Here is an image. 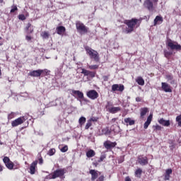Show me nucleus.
I'll list each match as a JSON object with an SVG mask.
<instances>
[{"label":"nucleus","instance_id":"nucleus-38","mask_svg":"<svg viewBox=\"0 0 181 181\" xmlns=\"http://www.w3.org/2000/svg\"><path fill=\"white\" fill-rule=\"evenodd\" d=\"M99 66L97 64L95 65H88V69H90V70H97V69H98Z\"/></svg>","mask_w":181,"mask_h":181},{"label":"nucleus","instance_id":"nucleus-14","mask_svg":"<svg viewBox=\"0 0 181 181\" xmlns=\"http://www.w3.org/2000/svg\"><path fill=\"white\" fill-rule=\"evenodd\" d=\"M137 159L138 163H139V165L141 166H146V165H148V157L146 156L144 157V156H139Z\"/></svg>","mask_w":181,"mask_h":181},{"label":"nucleus","instance_id":"nucleus-56","mask_svg":"<svg viewBox=\"0 0 181 181\" xmlns=\"http://www.w3.org/2000/svg\"><path fill=\"white\" fill-rule=\"evenodd\" d=\"M97 181H104V175L99 177Z\"/></svg>","mask_w":181,"mask_h":181},{"label":"nucleus","instance_id":"nucleus-26","mask_svg":"<svg viewBox=\"0 0 181 181\" xmlns=\"http://www.w3.org/2000/svg\"><path fill=\"white\" fill-rule=\"evenodd\" d=\"M124 122L126 124H129V125H134L135 124V120H133L132 119H131V117L125 118Z\"/></svg>","mask_w":181,"mask_h":181},{"label":"nucleus","instance_id":"nucleus-54","mask_svg":"<svg viewBox=\"0 0 181 181\" xmlns=\"http://www.w3.org/2000/svg\"><path fill=\"white\" fill-rule=\"evenodd\" d=\"M28 93H21V97H28Z\"/></svg>","mask_w":181,"mask_h":181},{"label":"nucleus","instance_id":"nucleus-5","mask_svg":"<svg viewBox=\"0 0 181 181\" xmlns=\"http://www.w3.org/2000/svg\"><path fill=\"white\" fill-rule=\"evenodd\" d=\"M28 115L20 117L11 122V126L15 127H18V125H22V124H23L26 119H28Z\"/></svg>","mask_w":181,"mask_h":181},{"label":"nucleus","instance_id":"nucleus-39","mask_svg":"<svg viewBox=\"0 0 181 181\" xmlns=\"http://www.w3.org/2000/svg\"><path fill=\"white\" fill-rule=\"evenodd\" d=\"M89 73H90V71L87 70V69H82V71H81V74L83 75H84L85 76H88L89 75Z\"/></svg>","mask_w":181,"mask_h":181},{"label":"nucleus","instance_id":"nucleus-21","mask_svg":"<svg viewBox=\"0 0 181 181\" xmlns=\"http://www.w3.org/2000/svg\"><path fill=\"white\" fill-rule=\"evenodd\" d=\"M158 124H160V125H163V127H169L170 125V121L165 120V119L161 118L158 119Z\"/></svg>","mask_w":181,"mask_h":181},{"label":"nucleus","instance_id":"nucleus-12","mask_svg":"<svg viewBox=\"0 0 181 181\" xmlns=\"http://www.w3.org/2000/svg\"><path fill=\"white\" fill-rule=\"evenodd\" d=\"M110 107V102H107V105H106L107 110L110 114H117L119 111H121V108L119 107Z\"/></svg>","mask_w":181,"mask_h":181},{"label":"nucleus","instance_id":"nucleus-58","mask_svg":"<svg viewBox=\"0 0 181 181\" xmlns=\"http://www.w3.org/2000/svg\"><path fill=\"white\" fill-rule=\"evenodd\" d=\"M76 64H78V69H80V68H81V65L83 64H81V62H78Z\"/></svg>","mask_w":181,"mask_h":181},{"label":"nucleus","instance_id":"nucleus-17","mask_svg":"<svg viewBox=\"0 0 181 181\" xmlns=\"http://www.w3.org/2000/svg\"><path fill=\"white\" fill-rule=\"evenodd\" d=\"M56 33L57 35H59V36H63L64 33H66V27L63 25H60L56 28Z\"/></svg>","mask_w":181,"mask_h":181},{"label":"nucleus","instance_id":"nucleus-46","mask_svg":"<svg viewBox=\"0 0 181 181\" xmlns=\"http://www.w3.org/2000/svg\"><path fill=\"white\" fill-rule=\"evenodd\" d=\"M18 19H19L20 21H25V20H26V17H25V15H23V14H20V15L18 16Z\"/></svg>","mask_w":181,"mask_h":181},{"label":"nucleus","instance_id":"nucleus-24","mask_svg":"<svg viewBox=\"0 0 181 181\" xmlns=\"http://www.w3.org/2000/svg\"><path fill=\"white\" fill-rule=\"evenodd\" d=\"M136 83H137L139 86H145V80H144V78H142V76H138L136 78Z\"/></svg>","mask_w":181,"mask_h":181},{"label":"nucleus","instance_id":"nucleus-7","mask_svg":"<svg viewBox=\"0 0 181 181\" xmlns=\"http://www.w3.org/2000/svg\"><path fill=\"white\" fill-rule=\"evenodd\" d=\"M76 29L79 33H87L88 32V28H87L83 23H76Z\"/></svg>","mask_w":181,"mask_h":181},{"label":"nucleus","instance_id":"nucleus-55","mask_svg":"<svg viewBox=\"0 0 181 181\" xmlns=\"http://www.w3.org/2000/svg\"><path fill=\"white\" fill-rule=\"evenodd\" d=\"M164 179H165V180H169V179H170V175L165 174Z\"/></svg>","mask_w":181,"mask_h":181},{"label":"nucleus","instance_id":"nucleus-34","mask_svg":"<svg viewBox=\"0 0 181 181\" xmlns=\"http://www.w3.org/2000/svg\"><path fill=\"white\" fill-rule=\"evenodd\" d=\"M54 153H56V149L50 148L48 151L47 155H49V156H53V155H54Z\"/></svg>","mask_w":181,"mask_h":181},{"label":"nucleus","instance_id":"nucleus-40","mask_svg":"<svg viewBox=\"0 0 181 181\" xmlns=\"http://www.w3.org/2000/svg\"><path fill=\"white\" fill-rule=\"evenodd\" d=\"M3 162H4V163L5 164V165H6V164H8V163H9L10 162H11V159H9V158L8 157H4V158H3Z\"/></svg>","mask_w":181,"mask_h":181},{"label":"nucleus","instance_id":"nucleus-48","mask_svg":"<svg viewBox=\"0 0 181 181\" xmlns=\"http://www.w3.org/2000/svg\"><path fill=\"white\" fill-rule=\"evenodd\" d=\"M25 40H27L28 43H30V42H32V37L30 35H25Z\"/></svg>","mask_w":181,"mask_h":181},{"label":"nucleus","instance_id":"nucleus-27","mask_svg":"<svg viewBox=\"0 0 181 181\" xmlns=\"http://www.w3.org/2000/svg\"><path fill=\"white\" fill-rule=\"evenodd\" d=\"M87 158H93L95 156V152L93 150H89L86 152Z\"/></svg>","mask_w":181,"mask_h":181},{"label":"nucleus","instance_id":"nucleus-35","mask_svg":"<svg viewBox=\"0 0 181 181\" xmlns=\"http://www.w3.org/2000/svg\"><path fill=\"white\" fill-rule=\"evenodd\" d=\"M55 74L56 76H58L59 77H62V68H57L56 70H55Z\"/></svg>","mask_w":181,"mask_h":181},{"label":"nucleus","instance_id":"nucleus-57","mask_svg":"<svg viewBox=\"0 0 181 181\" xmlns=\"http://www.w3.org/2000/svg\"><path fill=\"white\" fill-rule=\"evenodd\" d=\"M136 103H141V98L139 97L136 98Z\"/></svg>","mask_w":181,"mask_h":181},{"label":"nucleus","instance_id":"nucleus-63","mask_svg":"<svg viewBox=\"0 0 181 181\" xmlns=\"http://www.w3.org/2000/svg\"><path fill=\"white\" fill-rule=\"evenodd\" d=\"M170 83V84H174L175 83V80H173V79L171 80Z\"/></svg>","mask_w":181,"mask_h":181},{"label":"nucleus","instance_id":"nucleus-18","mask_svg":"<svg viewBox=\"0 0 181 181\" xmlns=\"http://www.w3.org/2000/svg\"><path fill=\"white\" fill-rule=\"evenodd\" d=\"M28 76H30V77H40L42 76L40 69L30 71Z\"/></svg>","mask_w":181,"mask_h":181},{"label":"nucleus","instance_id":"nucleus-9","mask_svg":"<svg viewBox=\"0 0 181 181\" xmlns=\"http://www.w3.org/2000/svg\"><path fill=\"white\" fill-rule=\"evenodd\" d=\"M168 47H170V49H171V50H181V45H179L177 42H173L171 41V40H170V41H168Z\"/></svg>","mask_w":181,"mask_h":181},{"label":"nucleus","instance_id":"nucleus-36","mask_svg":"<svg viewBox=\"0 0 181 181\" xmlns=\"http://www.w3.org/2000/svg\"><path fill=\"white\" fill-rule=\"evenodd\" d=\"M6 166L10 170H12V169H13V163L12 161H10L8 163L6 164Z\"/></svg>","mask_w":181,"mask_h":181},{"label":"nucleus","instance_id":"nucleus-4","mask_svg":"<svg viewBox=\"0 0 181 181\" xmlns=\"http://www.w3.org/2000/svg\"><path fill=\"white\" fill-rule=\"evenodd\" d=\"M158 1L159 0H146L144 3V6L146 9L152 12L155 9L153 5H158Z\"/></svg>","mask_w":181,"mask_h":181},{"label":"nucleus","instance_id":"nucleus-1","mask_svg":"<svg viewBox=\"0 0 181 181\" xmlns=\"http://www.w3.org/2000/svg\"><path fill=\"white\" fill-rule=\"evenodd\" d=\"M125 25H127V27H126V29L124 30L125 33H132L135 29H137V28H139L141 25V22H139V19L136 18H132L131 20H126L124 21Z\"/></svg>","mask_w":181,"mask_h":181},{"label":"nucleus","instance_id":"nucleus-32","mask_svg":"<svg viewBox=\"0 0 181 181\" xmlns=\"http://www.w3.org/2000/svg\"><path fill=\"white\" fill-rule=\"evenodd\" d=\"M41 36L42 39H49V37L50 36V35L49 34V33L45 31L41 33Z\"/></svg>","mask_w":181,"mask_h":181},{"label":"nucleus","instance_id":"nucleus-30","mask_svg":"<svg viewBox=\"0 0 181 181\" xmlns=\"http://www.w3.org/2000/svg\"><path fill=\"white\" fill-rule=\"evenodd\" d=\"M102 133L103 135H110L111 134V130L108 127H105L102 129Z\"/></svg>","mask_w":181,"mask_h":181},{"label":"nucleus","instance_id":"nucleus-41","mask_svg":"<svg viewBox=\"0 0 181 181\" xmlns=\"http://www.w3.org/2000/svg\"><path fill=\"white\" fill-rule=\"evenodd\" d=\"M91 125H93L91 120H88L85 126V129H88Z\"/></svg>","mask_w":181,"mask_h":181},{"label":"nucleus","instance_id":"nucleus-20","mask_svg":"<svg viewBox=\"0 0 181 181\" xmlns=\"http://www.w3.org/2000/svg\"><path fill=\"white\" fill-rule=\"evenodd\" d=\"M152 118H153L152 114H151L147 117V119H146V121L145 122V123L144 124V129H148V127H149V125H151V122H152Z\"/></svg>","mask_w":181,"mask_h":181},{"label":"nucleus","instance_id":"nucleus-52","mask_svg":"<svg viewBox=\"0 0 181 181\" xmlns=\"http://www.w3.org/2000/svg\"><path fill=\"white\" fill-rule=\"evenodd\" d=\"M124 156H120L118 160V162H119V163H122V162H124Z\"/></svg>","mask_w":181,"mask_h":181},{"label":"nucleus","instance_id":"nucleus-62","mask_svg":"<svg viewBox=\"0 0 181 181\" xmlns=\"http://www.w3.org/2000/svg\"><path fill=\"white\" fill-rule=\"evenodd\" d=\"M40 51L42 52V53H45V49H43V48H41V49H40Z\"/></svg>","mask_w":181,"mask_h":181},{"label":"nucleus","instance_id":"nucleus-49","mask_svg":"<svg viewBox=\"0 0 181 181\" xmlns=\"http://www.w3.org/2000/svg\"><path fill=\"white\" fill-rule=\"evenodd\" d=\"M89 77H91V78H94L95 77V72L89 71Z\"/></svg>","mask_w":181,"mask_h":181},{"label":"nucleus","instance_id":"nucleus-45","mask_svg":"<svg viewBox=\"0 0 181 181\" xmlns=\"http://www.w3.org/2000/svg\"><path fill=\"white\" fill-rule=\"evenodd\" d=\"M16 11H18V6H12L11 9L10 11L11 13H13Z\"/></svg>","mask_w":181,"mask_h":181},{"label":"nucleus","instance_id":"nucleus-64","mask_svg":"<svg viewBox=\"0 0 181 181\" xmlns=\"http://www.w3.org/2000/svg\"><path fill=\"white\" fill-rule=\"evenodd\" d=\"M170 149H173V148H175V145H174V144L171 145V146H170Z\"/></svg>","mask_w":181,"mask_h":181},{"label":"nucleus","instance_id":"nucleus-50","mask_svg":"<svg viewBox=\"0 0 181 181\" xmlns=\"http://www.w3.org/2000/svg\"><path fill=\"white\" fill-rule=\"evenodd\" d=\"M105 158H106L105 154L100 156V159L98 160V162H103V160H104V159H105Z\"/></svg>","mask_w":181,"mask_h":181},{"label":"nucleus","instance_id":"nucleus-3","mask_svg":"<svg viewBox=\"0 0 181 181\" xmlns=\"http://www.w3.org/2000/svg\"><path fill=\"white\" fill-rule=\"evenodd\" d=\"M85 50L86 52V54H88L90 59H93L95 62H100V55L97 51L93 49L88 46L85 47Z\"/></svg>","mask_w":181,"mask_h":181},{"label":"nucleus","instance_id":"nucleus-13","mask_svg":"<svg viewBox=\"0 0 181 181\" xmlns=\"http://www.w3.org/2000/svg\"><path fill=\"white\" fill-rule=\"evenodd\" d=\"M125 90V87L122 84H113L112 86V91L113 93H115V91H119L120 93H122Z\"/></svg>","mask_w":181,"mask_h":181},{"label":"nucleus","instance_id":"nucleus-42","mask_svg":"<svg viewBox=\"0 0 181 181\" xmlns=\"http://www.w3.org/2000/svg\"><path fill=\"white\" fill-rule=\"evenodd\" d=\"M165 78L168 80V81H170L171 80H173V75H172V74H167L165 76Z\"/></svg>","mask_w":181,"mask_h":181},{"label":"nucleus","instance_id":"nucleus-15","mask_svg":"<svg viewBox=\"0 0 181 181\" xmlns=\"http://www.w3.org/2000/svg\"><path fill=\"white\" fill-rule=\"evenodd\" d=\"M103 145L106 149H112V148L117 146V142L106 141L104 142Z\"/></svg>","mask_w":181,"mask_h":181},{"label":"nucleus","instance_id":"nucleus-47","mask_svg":"<svg viewBox=\"0 0 181 181\" xmlns=\"http://www.w3.org/2000/svg\"><path fill=\"white\" fill-rule=\"evenodd\" d=\"M153 128H155L156 131H161L162 127L159 126V124H156V126H153Z\"/></svg>","mask_w":181,"mask_h":181},{"label":"nucleus","instance_id":"nucleus-16","mask_svg":"<svg viewBox=\"0 0 181 181\" xmlns=\"http://www.w3.org/2000/svg\"><path fill=\"white\" fill-rule=\"evenodd\" d=\"M161 88L165 93H172V88H170V85H168V83H161Z\"/></svg>","mask_w":181,"mask_h":181},{"label":"nucleus","instance_id":"nucleus-29","mask_svg":"<svg viewBox=\"0 0 181 181\" xmlns=\"http://www.w3.org/2000/svg\"><path fill=\"white\" fill-rule=\"evenodd\" d=\"M41 76H49L50 74V70L47 69H40Z\"/></svg>","mask_w":181,"mask_h":181},{"label":"nucleus","instance_id":"nucleus-22","mask_svg":"<svg viewBox=\"0 0 181 181\" xmlns=\"http://www.w3.org/2000/svg\"><path fill=\"white\" fill-rule=\"evenodd\" d=\"M89 173L91 175V180L94 181L98 177V172L95 170H90Z\"/></svg>","mask_w":181,"mask_h":181},{"label":"nucleus","instance_id":"nucleus-43","mask_svg":"<svg viewBox=\"0 0 181 181\" xmlns=\"http://www.w3.org/2000/svg\"><path fill=\"white\" fill-rule=\"evenodd\" d=\"M61 152L64 153V152H67V151H69V146H67V145H65L64 147H62L60 149Z\"/></svg>","mask_w":181,"mask_h":181},{"label":"nucleus","instance_id":"nucleus-11","mask_svg":"<svg viewBox=\"0 0 181 181\" xmlns=\"http://www.w3.org/2000/svg\"><path fill=\"white\" fill-rule=\"evenodd\" d=\"M36 170H37V160H35L30 164L28 173L30 175H35Z\"/></svg>","mask_w":181,"mask_h":181},{"label":"nucleus","instance_id":"nucleus-44","mask_svg":"<svg viewBox=\"0 0 181 181\" xmlns=\"http://www.w3.org/2000/svg\"><path fill=\"white\" fill-rule=\"evenodd\" d=\"M15 112H12L11 113L8 114V119H12L13 118H15Z\"/></svg>","mask_w":181,"mask_h":181},{"label":"nucleus","instance_id":"nucleus-33","mask_svg":"<svg viewBox=\"0 0 181 181\" xmlns=\"http://www.w3.org/2000/svg\"><path fill=\"white\" fill-rule=\"evenodd\" d=\"M135 175L136 177H141V175H142V169L139 168L135 171Z\"/></svg>","mask_w":181,"mask_h":181},{"label":"nucleus","instance_id":"nucleus-2","mask_svg":"<svg viewBox=\"0 0 181 181\" xmlns=\"http://www.w3.org/2000/svg\"><path fill=\"white\" fill-rule=\"evenodd\" d=\"M62 101H63V98H57L54 102L49 103V105L41 103L39 112H40L41 115H45V110H46V108H49V107H54V105H63Z\"/></svg>","mask_w":181,"mask_h":181},{"label":"nucleus","instance_id":"nucleus-53","mask_svg":"<svg viewBox=\"0 0 181 181\" xmlns=\"http://www.w3.org/2000/svg\"><path fill=\"white\" fill-rule=\"evenodd\" d=\"M38 163L39 165H43V158L42 157H40L39 159H38Z\"/></svg>","mask_w":181,"mask_h":181},{"label":"nucleus","instance_id":"nucleus-23","mask_svg":"<svg viewBox=\"0 0 181 181\" xmlns=\"http://www.w3.org/2000/svg\"><path fill=\"white\" fill-rule=\"evenodd\" d=\"M148 111H149L148 107H142L140 109V117L141 119H144V117L146 115Z\"/></svg>","mask_w":181,"mask_h":181},{"label":"nucleus","instance_id":"nucleus-10","mask_svg":"<svg viewBox=\"0 0 181 181\" xmlns=\"http://www.w3.org/2000/svg\"><path fill=\"white\" fill-rule=\"evenodd\" d=\"M71 95L78 100H83L84 98V93L80 90H72Z\"/></svg>","mask_w":181,"mask_h":181},{"label":"nucleus","instance_id":"nucleus-19","mask_svg":"<svg viewBox=\"0 0 181 181\" xmlns=\"http://www.w3.org/2000/svg\"><path fill=\"white\" fill-rule=\"evenodd\" d=\"M163 22V17L160 16H157L153 21V26H156V25H161Z\"/></svg>","mask_w":181,"mask_h":181},{"label":"nucleus","instance_id":"nucleus-28","mask_svg":"<svg viewBox=\"0 0 181 181\" xmlns=\"http://www.w3.org/2000/svg\"><path fill=\"white\" fill-rule=\"evenodd\" d=\"M163 53H164V56H165V57H166V59H169V57H170V56H172L173 54V52H172L170 51H168V49H164Z\"/></svg>","mask_w":181,"mask_h":181},{"label":"nucleus","instance_id":"nucleus-59","mask_svg":"<svg viewBox=\"0 0 181 181\" xmlns=\"http://www.w3.org/2000/svg\"><path fill=\"white\" fill-rule=\"evenodd\" d=\"M103 79H104V81H108V76H105L103 77Z\"/></svg>","mask_w":181,"mask_h":181},{"label":"nucleus","instance_id":"nucleus-25","mask_svg":"<svg viewBox=\"0 0 181 181\" xmlns=\"http://www.w3.org/2000/svg\"><path fill=\"white\" fill-rule=\"evenodd\" d=\"M25 30L27 31L28 35L33 33V27L32 26V24H30V23H28L25 28Z\"/></svg>","mask_w":181,"mask_h":181},{"label":"nucleus","instance_id":"nucleus-61","mask_svg":"<svg viewBox=\"0 0 181 181\" xmlns=\"http://www.w3.org/2000/svg\"><path fill=\"white\" fill-rule=\"evenodd\" d=\"M4 170V167L0 164V172H2Z\"/></svg>","mask_w":181,"mask_h":181},{"label":"nucleus","instance_id":"nucleus-31","mask_svg":"<svg viewBox=\"0 0 181 181\" xmlns=\"http://www.w3.org/2000/svg\"><path fill=\"white\" fill-rule=\"evenodd\" d=\"M86 117H81L80 119H78L79 125H81V127H83V125L86 124Z\"/></svg>","mask_w":181,"mask_h":181},{"label":"nucleus","instance_id":"nucleus-6","mask_svg":"<svg viewBox=\"0 0 181 181\" xmlns=\"http://www.w3.org/2000/svg\"><path fill=\"white\" fill-rule=\"evenodd\" d=\"M66 170L64 169H57L52 174L49 175V179H57V177H62L64 176Z\"/></svg>","mask_w":181,"mask_h":181},{"label":"nucleus","instance_id":"nucleus-51","mask_svg":"<svg viewBox=\"0 0 181 181\" xmlns=\"http://www.w3.org/2000/svg\"><path fill=\"white\" fill-rule=\"evenodd\" d=\"M165 175H172V169H167L166 171H165Z\"/></svg>","mask_w":181,"mask_h":181},{"label":"nucleus","instance_id":"nucleus-60","mask_svg":"<svg viewBox=\"0 0 181 181\" xmlns=\"http://www.w3.org/2000/svg\"><path fill=\"white\" fill-rule=\"evenodd\" d=\"M125 181H131V178H129V177H127L125 178Z\"/></svg>","mask_w":181,"mask_h":181},{"label":"nucleus","instance_id":"nucleus-37","mask_svg":"<svg viewBox=\"0 0 181 181\" xmlns=\"http://www.w3.org/2000/svg\"><path fill=\"white\" fill-rule=\"evenodd\" d=\"M175 121L177 122L178 127H181V115L177 116Z\"/></svg>","mask_w":181,"mask_h":181},{"label":"nucleus","instance_id":"nucleus-8","mask_svg":"<svg viewBox=\"0 0 181 181\" xmlns=\"http://www.w3.org/2000/svg\"><path fill=\"white\" fill-rule=\"evenodd\" d=\"M86 95L90 100H97L99 97L98 92L95 90H90L86 92Z\"/></svg>","mask_w":181,"mask_h":181}]
</instances>
